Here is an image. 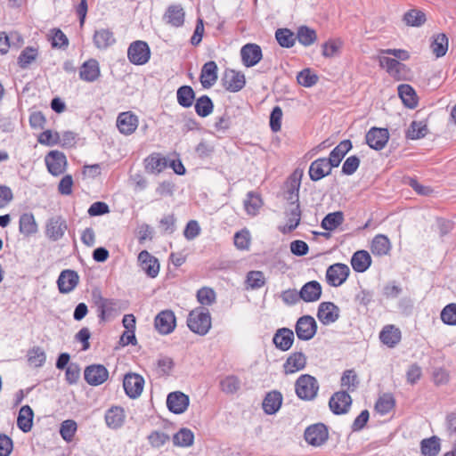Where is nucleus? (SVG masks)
<instances>
[{
	"instance_id": "f257e3e1",
	"label": "nucleus",
	"mask_w": 456,
	"mask_h": 456,
	"mask_svg": "<svg viewBox=\"0 0 456 456\" xmlns=\"http://www.w3.org/2000/svg\"><path fill=\"white\" fill-rule=\"evenodd\" d=\"M189 329L200 336L206 335L211 328V317L208 309L197 307L191 311L187 318Z\"/></svg>"
},
{
	"instance_id": "f03ea898",
	"label": "nucleus",
	"mask_w": 456,
	"mask_h": 456,
	"mask_svg": "<svg viewBox=\"0 0 456 456\" xmlns=\"http://www.w3.org/2000/svg\"><path fill=\"white\" fill-rule=\"evenodd\" d=\"M295 391L297 397L301 400L311 401L317 396L319 383L314 377L309 374H303L296 380Z\"/></svg>"
},
{
	"instance_id": "7ed1b4c3",
	"label": "nucleus",
	"mask_w": 456,
	"mask_h": 456,
	"mask_svg": "<svg viewBox=\"0 0 456 456\" xmlns=\"http://www.w3.org/2000/svg\"><path fill=\"white\" fill-rule=\"evenodd\" d=\"M127 57L129 61L134 65L147 63L151 58V50L148 44L141 40L133 42L127 49Z\"/></svg>"
},
{
	"instance_id": "20e7f679",
	"label": "nucleus",
	"mask_w": 456,
	"mask_h": 456,
	"mask_svg": "<svg viewBox=\"0 0 456 456\" xmlns=\"http://www.w3.org/2000/svg\"><path fill=\"white\" fill-rule=\"evenodd\" d=\"M295 331L298 339L308 341L316 334L317 322L313 316L303 315L297 319Z\"/></svg>"
},
{
	"instance_id": "39448f33",
	"label": "nucleus",
	"mask_w": 456,
	"mask_h": 456,
	"mask_svg": "<svg viewBox=\"0 0 456 456\" xmlns=\"http://www.w3.org/2000/svg\"><path fill=\"white\" fill-rule=\"evenodd\" d=\"M67 229V222L62 216H52L45 224V236L52 241H57L64 236Z\"/></svg>"
},
{
	"instance_id": "423d86ee",
	"label": "nucleus",
	"mask_w": 456,
	"mask_h": 456,
	"mask_svg": "<svg viewBox=\"0 0 456 456\" xmlns=\"http://www.w3.org/2000/svg\"><path fill=\"white\" fill-rule=\"evenodd\" d=\"M304 436L309 444L321 446L329 438L328 428L322 423L314 424L305 429Z\"/></svg>"
},
{
	"instance_id": "0eeeda50",
	"label": "nucleus",
	"mask_w": 456,
	"mask_h": 456,
	"mask_svg": "<svg viewBox=\"0 0 456 456\" xmlns=\"http://www.w3.org/2000/svg\"><path fill=\"white\" fill-rule=\"evenodd\" d=\"M45 165L50 174L58 176L66 170L67 159L64 153L59 151H50L45 158Z\"/></svg>"
},
{
	"instance_id": "6e6552de",
	"label": "nucleus",
	"mask_w": 456,
	"mask_h": 456,
	"mask_svg": "<svg viewBox=\"0 0 456 456\" xmlns=\"http://www.w3.org/2000/svg\"><path fill=\"white\" fill-rule=\"evenodd\" d=\"M349 273L350 269L346 265L340 263L334 264L327 269V282L333 287H338L346 281Z\"/></svg>"
},
{
	"instance_id": "1a4fd4ad",
	"label": "nucleus",
	"mask_w": 456,
	"mask_h": 456,
	"mask_svg": "<svg viewBox=\"0 0 456 456\" xmlns=\"http://www.w3.org/2000/svg\"><path fill=\"white\" fill-rule=\"evenodd\" d=\"M92 300L98 310V316L101 321H105L115 310L116 302L113 299L105 298L99 289L92 291Z\"/></svg>"
},
{
	"instance_id": "9d476101",
	"label": "nucleus",
	"mask_w": 456,
	"mask_h": 456,
	"mask_svg": "<svg viewBox=\"0 0 456 456\" xmlns=\"http://www.w3.org/2000/svg\"><path fill=\"white\" fill-rule=\"evenodd\" d=\"M154 325L160 334H170L176 325V319L174 312L171 310L161 311L155 317Z\"/></svg>"
},
{
	"instance_id": "9b49d317",
	"label": "nucleus",
	"mask_w": 456,
	"mask_h": 456,
	"mask_svg": "<svg viewBox=\"0 0 456 456\" xmlns=\"http://www.w3.org/2000/svg\"><path fill=\"white\" fill-rule=\"evenodd\" d=\"M352 404V398L346 391H339L334 393L329 402L330 411L336 414L346 413Z\"/></svg>"
},
{
	"instance_id": "f8f14e48",
	"label": "nucleus",
	"mask_w": 456,
	"mask_h": 456,
	"mask_svg": "<svg viewBox=\"0 0 456 456\" xmlns=\"http://www.w3.org/2000/svg\"><path fill=\"white\" fill-rule=\"evenodd\" d=\"M365 139L371 149L380 151L388 142L389 132L387 128L371 127L366 134Z\"/></svg>"
},
{
	"instance_id": "ddd939ff",
	"label": "nucleus",
	"mask_w": 456,
	"mask_h": 456,
	"mask_svg": "<svg viewBox=\"0 0 456 456\" xmlns=\"http://www.w3.org/2000/svg\"><path fill=\"white\" fill-rule=\"evenodd\" d=\"M144 379L142 376L136 373H127L124 377L123 387L126 394L130 398L138 397L143 389Z\"/></svg>"
},
{
	"instance_id": "4468645a",
	"label": "nucleus",
	"mask_w": 456,
	"mask_h": 456,
	"mask_svg": "<svg viewBox=\"0 0 456 456\" xmlns=\"http://www.w3.org/2000/svg\"><path fill=\"white\" fill-rule=\"evenodd\" d=\"M340 310L332 302H322L319 305L317 317L323 325H330L339 318Z\"/></svg>"
},
{
	"instance_id": "2eb2a0df",
	"label": "nucleus",
	"mask_w": 456,
	"mask_h": 456,
	"mask_svg": "<svg viewBox=\"0 0 456 456\" xmlns=\"http://www.w3.org/2000/svg\"><path fill=\"white\" fill-rule=\"evenodd\" d=\"M84 377L89 385L99 386L107 380L109 371L102 364H94L86 368Z\"/></svg>"
},
{
	"instance_id": "dca6fc26",
	"label": "nucleus",
	"mask_w": 456,
	"mask_h": 456,
	"mask_svg": "<svg viewBox=\"0 0 456 456\" xmlns=\"http://www.w3.org/2000/svg\"><path fill=\"white\" fill-rule=\"evenodd\" d=\"M333 166L327 158H320L313 161L309 167V176L312 181H319L331 173Z\"/></svg>"
},
{
	"instance_id": "f3484780",
	"label": "nucleus",
	"mask_w": 456,
	"mask_h": 456,
	"mask_svg": "<svg viewBox=\"0 0 456 456\" xmlns=\"http://www.w3.org/2000/svg\"><path fill=\"white\" fill-rule=\"evenodd\" d=\"M79 276L73 270H63L57 280L59 291L62 294L71 292L78 284Z\"/></svg>"
},
{
	"instance_id": "a211bd4d",
	"label": "nucleus",
	"mask_w": 456,
	"mask_h": 456,
	"mask_svg": "<svg viewBox=\"0 0 456 456\" xmlns=\"http://www.w3.org/2000/svg\"><path fill=\"white\" fill-rule=\"evenodd\" d=\"M224 87L230 92H239L246 84L245 76L240 72L229 69L224 72L222 79Z\"/></svg>"
},
{
	"instance_id": "6ab92c4d",
	"label": "nucleus",
	"mask_w": 456,
	"mask_h": 456,
	"mask_svg": "<svg viewBox=\"0 0 456 456\" xmlns=\"http://www.w3.org/2000/svg\"><path fill=\"white\" fill-rule=\"evenodd\" d=\"M167 405L173 413L181 414L189 405V397L180 391L172 392L167 395Z\"/></svg>"
},
{
	"instance_id": "aec40b11",
	"label": "nucleus",
	"mask_w": 456,
	"mask_h": 456,
	"mask_svg": "<svg viewBox=\"0 0 456 456\" xmlns=\"http://www.w3.org/2000/svg\"><path fill=\"white\" fill-rule=\"evenodd\" d=\"M117 126L123 134H132L138 126V118L131 111L122 112L118 116Z\"/></svg>"
},
{
	"instance_id": "412c9836",
	"label": "nucleus",
	"mask_w": 456,
	"mask_h": 456,
	"mask_svg": "<svg viewBox=\"0 0 456 456\" xmlns=\"http://www.w3.org/2000/svg\"><path fill=\"white\" fill-rule=\"evenodd\" d=\"M240 56L246 67H253L262 59L261 47L256 44H247L240 49Z\"/></svg>"
},
{
	"instance_id": "4be33fe9",
	"label": "nucleus",
	"mask_w": 456,
	"mask_h": 456,
	"mask_svg": "<svg viewBox=\"0 0 456 456\" xmlns=\"http://www.w3.org/2000/svg\"><path fill=\"white\" fill-rule=\"evenodd\" d=\"M306 365V356L302 352L291 354L283 363V372L285 375L296 373Z\"/></svg>"
},
{
	"instance_id": "5701e85b",
	"label": "nucleus",
	"mask_w": 456,
	"mask_h": 456,
	"mask_svg": "<svg viewBox=\"0 0 456 456\" xmlns=\"http://www.w3.org/2000/svg\"><path fill=\"white\" fill-rule=\"evenodd\" d=\"M138 261L141 263L142 270L147 273L149 277L155 278L159 274V261L147 250H142L139 253Z\"/></svg>"
},
{
	"instance_id": "b1692460",
	"label": "nucleus",
	"mask_w": 456,
	"mask_h": 456,
	"mask_svg": "<svg viewBox=\"0 0 456 456\" xmlns=\"http://www.w3.org/2000/svg\"><path fill=\"white\" fill-rule=\"evenodd\" d=\"M294 332L289 328L277 330L273 338L275 346L281 351H288L294 342Z\"/></svg>"
},
{
	"instance_id": "393cba45",
	"label": "nucleus",
	"mask_w": 456,
	"mask_h": 456,
	"mask_svg": "<svg viewBox=\"0 0 456 456\" xmlns=\"http://www.w3.org/2000/svg\"><path fill=\"white\" fill-rule=\"evenodd\" d=\"M218 68L214 61L206 62L200 72V80L204 88L212 87L217 80Z\"/></svg>"
},
{
	"instance_id": "a878e982",
	"label": "nucleus",
	"mask_w": 456,
	"mask_h": 456,
	"mask_svg": "<svg viewBox=\"0 0 456 456\" xmlns=\"http://www.w3.org/2000/svg\"><path fill=\"white\" fill-rule=\"evenodd\" d=\"M322 296V286L316 281L306 282L299 291V297L305 302L317 301Z\"/></svg>"
},
{
	"instance_id": "bb28decb",
	"label": "nucleus",
	"mask_w": 456,
	"mask_h": 456,
	"mask_svg": "<svg viewBox=\"0 0 456 456\" xmlns=\"http://www.w3.org/2000/svg\"><path fill=\"white\" fill-rule=\"evenodd\" d=\"M79 77L86 82H94L100 77L99 63L94 59L85 61L80 67Z\"/></svg>"
},
{
	"instance_id": "cd10ccee",
	"label": "nucleus",
	"mask_w": 456,
	"mask_h": 456,
	"mask_svg": "<svg viewBox=\"0 0 456 456\" xmlns=\"http://www.w3.org/2000/svg\"><path fill=\"white\" fill-rule=\"evenodd\" d=\"M184 11L180 4H171L167 7L164 20L173 27H181L184 22Z\"/></svg>"
},
{
	"instance_id": "c85d7f7f",
	"label": "nucleus",
	"mask_w": 456,
	"mask_h": 456,
	"mask_svg": "<svg viewBox=\"0 0 456 456\" xmlns=\"http://www.w3.org/2000/svg\"><path fill=\"white\" fill-rule=\"evenodd\" d=\"M285 215L288 219L287 226L283 229V232H289L295 230L301 219V209L299 204H288L285 209Z\"/></svg>"
},
{
	"instance_id": "c756f323",
	"label": "nucleus",
	"mask_w": 456,
	"mask_h": 456,
	"mask_svg": "<svg viewBox=\"0 0 456 456\" xmlns=\"http://www.w3.org/2000/svg\"><path fill=\"white\" fill-rule=\"evenodd\" d=\"M125 421V411L122 407L112 406L105 413L106 425L112 428H119Z\"/></svg>"
},
{
	"instance_id": "7c9ffc66",
	"label": "nucleus",
	"mask_w": 456,
	"mask_h": 456,
	"mask_svg": "<svg viewBox=\"0 0 456 456\" xmlns=\"http://www.w3.org/2000/svg\"><path fill=\"white\" fill-rule=\"evenodd\" d=\"M19 231L21 234L28 237L38 231V225L32 213H23L19 220Z\"/></svg>"
},
{
	"instance_id": "2f4dec72",
	"label": "nucleus",
	"mask_w": 456,
	"mask_h": 456,
	"mask_svg": "<svg viewBox=\"0 0 456 456\" xmlns=\"http://www.w3.org/2000/svg\"><path fill=\"white\" fill-rule=\"evenodd\" d=\"M401 331L394 325H387L379 334V338L383 344L388 347H394L401 340Z\"/></svg>"
},
{
	"instance_id": "473e14b6",
	"label": "nucleus",
	"mask_w": 456,
	"mask_h": 456,
	"mask_svg": "<svg viewBox=\"0 0 456 456\" xmlns=\"http://www.w3.org/2000/svg\"><path fill=\"white\" fill-rule=\"evenodd\" d=\"M282 403V395L279 391L269 392L264 401L263 409L265 413L272 415L279 411Z\"/></svg>"
},
{
	"instance_id": "72a5a7b5",
	"label": "nucleus",
	"mask_w": 456,
	"mask_h": 456,
	"mask_svg": "<svg viewBox=\"0 0 456 456\" xmlns=\"http://www.w3.org/2000/svg\"><path fill=\"white\" fill-rule=\"evenodd\" d=\"M371 265V257L368 251L358 250L351 258V265L357 273L365 272Z\"/></svg>"
},
{
	"instance_id": "f704fd0d",
	"label": "nucleus",
	"mask_w": 456,
	"mask_h": 456,
	"mask_svg": "<svg viewBox=\"0 0 456 456\" xmlns=\"http://www.w3.org/2000/svg\"><path fill=\"white\" fill-rule=\"evenodd\" d=\"M351 149L352 142L350 140H344L340 142V143L331 151L330 157L328 158L331 162V166L335 167H338L341 160Z\"/></svg>"
},
{
	"instance_id": "c9c22d12",
	"label": "nucleus",
	"mask_w": 456,
	"mask_h": 456,
	"mask_svg": "<svg viewBox=\"0 0 456 456\" xmlns=\"http://www.w3.org/2000/svg\"><path fill=\"white\" fill-rule=\"evenodd\" d=\"M34 413L28 405L20 409L17 418V426L24 433L29 432L32 428Z\"/></svg>"
},
{
	"instance_id": "e433bc0d",
	"label": "nucleus",
	"mask_w": 456,
	"mask_h": 456,
	"mask_svg": "<svg viewBox=\"0 0 456 456\" xmlns=\"http://www.w3.org/2000/svg\"><path fill=\"white\" fill-rule=\"evenodd\" d=\"M113 33L107 28L96 30L94 35V43L99 49H106L115 43Z\"/></svg>"
},
{
	"instance_id": "4c0bfd02",
	"label": "nucleus",
	"mask_w": 456,
	"mask_h": 456,
	"mask_svg": "<svg viewBox=\"0 0 456 456\" xmlns=\"http://www.w3.org/2000/svg\"><path fill=\"white\" fill-rule=\"evenodd\" d=\"M398 94L406 107L413 109L418 105L416 93L410 85H400L398 86Z\"/></svg>"
},
{
	"instance_id": "58836bf2",
	"label": "nucleus",
	"mask_w": 456,
	"mask_h": 456,
	"mask_svg": "<svg viewBox=\"0 0 456 456\" xmlns=\"http://www.w3.org/2000/svg\"><path fill=\"white\" fill-rule=\"evenodd\" d=\"M440 450V439L436 436L420 442V451L424 456H437Z\"/></svg>"
},
{
	"instance_id": "ea45409f",
	"label": "nucleus",
	"mask_w": 456,
	"mask_h": 456,
	"mask_svg": "<svg viewBox=\"0 0 456 456\" xmlns=\"http://www.w3.org/2000/svg\"><path fill=\"white\" fill-rule=\"evenodd\" d=\"M391 245L388 238L385 235H376L371 242L370 250L373 255L384 256L390 250Z\"/></svg>"
},
{
	"instance_id": "a19ab883",
	"label": "nucleus",
	"mask_w": 456,
	"mask_h": 456,
	"mask_svg": "<svg viewBox=\"0 0 456 456\" xmlns=\"http://www.w3.org/2000/svg\"><path fill=\"white\" fill-rule=\"evenodd\" d=\"M403 20L407 26L420 27L426 22L427 18L424 12L411 9L403 14Z\"/></svg>"
},
{
	"instance_id": "79ce46f5",
	"label": "nucleus",
	"mask_w": 456,
	"mask_h": 456,
	"mask_svg": "<svg viewBox=\"0 0 456 456\" xmlns=\"http://www.w3.org/2000/svg\"><path fill=\"white\" fill-rule=\"evenodd\" d=\"M167 159L159 153H153L145 159V167L151 173H160L167 167Z\"/></svg>"
},
{
	"instance_id": "37998d69",
	"label": "nucleus",
	"mask_w": 456,
	"mask_h": 456,
	"mask_svg": "<svg viewBox=\"0 0 456 456\" xmlns=\"http://www.w3.org/2000/svg\"><path fill=\"white\" fill-rule=\"evenodd\" d=\"M296 38L304 46H309L317 40L316 31L307 26H300L297 28Z\"/></svg>"
},
{
	"instance_id": "c03bdc74",
	"label": "nucleus",
	"mask_w": 456,
	"mask_h": 456,
	"mask_svg": "<svg viewBox=\"0 0 456 456\" xmlns=\"http://www.w3.org/2000/svg\"><path fill=\"white\" fill-rule=\"evenodd\" d=\"M177 102L183 108H189L192 105L195 99V93L191 86H182L176 93Z\"/></svg>"
},
{
	"instance_id": "a18cd8bd",
	"label": "nucleus",
	"mask_w": 456,
	"mask_h": 456,
	"mask_svg": "<svg viewBox=\"0 0 456 456\" xmlns=\"http://www.w3.org/2000/svg\"><path fill=\"white\" fill-rule=\"evenodd\" d=\"M344 222V214L341 211L329 213L322 221L321 226L326 231L337 229Z\"/></svg>"
},
{
	"instance_id": "49530a36",
	"label": "nucleus",
	"mask_w": 456,
	"mask_h": 456,
	"mask_svg": "<svg viewBox=\"0 0 456 456\" xmlns=\"http://www.w3.org/2000/svg\"><path fill=\"white\" fill-rule=\"evenodd\" d=\"M432 53L437 57H443L445 55L448 50V38L445 34L440 33L434 37V40L431 43Z\"/></svg>"
},
{
	"instance_id": "de8ad7c7",
	"label": "nucleus",
	"mask_w": 456,
	"mask_h": 456,
	"mask_svg": "<svg viewBox=\"0 0 456 456\" xmlns=\"http://www.w3.org/2000/svg\"><path fill=\"white\" fill-rule=\"evenodd\" d=\"M428 126L422 121H412L406 132V138L418 140L423 138L428 134Z\"/></svg>"
},
{
	"instance_id": "09e8293b",
	"label": "nucleus",
	"mask_w": 456,
	"mask_h": 456,
	"mask_svg": "<svg viewBox=\"0 0 456 456\" xmlns=\"http://www.w3.org/2000/svg\"><path fill=\"white\" fill-rule=\"evenodd\" d=\"M213 109V102L208 95H202L196 100L195 111L200 117H208L212 113Z\"/></svg>"
},
{
	"instance_id": "8fccbe9b",
	"label": "nucleus",
	"mask_w": 456,
	"mask_h": 456,
	"mask_svg": "<svg viewBox=\"0 0 456 456\" xmlns=\"http://www.w3.org/2000/svg\"><path fill=\"white\" fill-rule=\"evenodd\" d=\"M275 37L281 47L290 48L295 45V34L289 28H278Z\"/></svg>"
},
{
	"instance_id": "3c124183",
	"label": "nucleus",
	"mask_w": 456,
	"mask_h": 456,
	"mask_svg": "<svg viewBox=\"0 0 456 456\" xmlns=\"http://www.w3.org/2000/svg\"><path fill=\"white\" fill-rule=\"evenodd\" d=\"M262 200L259 195L249 191L244 200V207L248 215L255 216L262 207Z\"/></svg>"
},
{
	"instance_id": "603ef678",
	"label": "nucleus",
	"mask_w": 456,
	"mask_h": 456,
	"mask_svg": "<svg viewBox=\"0 0 456 456\" xmlns=\"http://www.w3.org/2000/svg\"><path fill=\"white\" fill-rule=\"evenodd\" d=\"M37 49L32 46L24 48L19 58L18 64L21 69H27L37 57Z\"/></svg>"
},
{
	"instance_id": "864d4df0",
	"label": "nucleus",
	"mask_w": 456,
	"mask_h": 456,
	"mask_svg": "<svg viewBox=\"0 0 456 456\" xmlns=\"http://www.w3.org/2000/svg\"><path fill=\"white\" fill-rule=\"evenodd\" d=\"M395 406V399L391 394H384L378 399L375 404V410L385 415L388 413Z\"/></svg>"
},
{
	"instance_id": "5fc2aeb1",
	"label": "nucleus",
	"mask_w": 456,
	"mask_h": 456,
	"mask_svg": "<svg viewBox=\"0 0 456 456\" xmlns=\"http://www.w3.org/2000/svg\"><path fill=\"white\" fill-rule=\"evenodd\" d=\"M194 435L188 428H181L173 437L175 445L187 447L193 444Z\"/></svg>"
},
{
	"instance_id": "6e6d98bb",
	"label": "nucleus",
	"mask_w": 456,
	"mask_h": 456,
	"mask_svg": "<svg viewBox=\"0 0 456 456\" xmlns=\"http://www.w3.org/2000/svg\"><path fill=\"white\" fill-rule=\"evenodd\" d=\"M46 360L45 351L39 346H34L28 351V361L35 367H41Z\"/></svg>"
},
{
	"instance_id": "4d7b16f0",
	"label": "nucleus",
	"mask_w": 456,
	"mask_h": 456,
	"mask_svg": "<svg viewBox=\"0 0 456 456\" xmlns=\"http://www.w3.org/2000/svg\"><path fill=\"white\" fill-rule=\"evenodd\" d=\"M77 425L73 419H66L61 424L60 434L63 440L71 442L77 431Z\"/></svg>"
},
{
	"instance_id": "13d9d810",
	"label": "nucleus",
	"mask_w": 456,
	"mask_h": 456,
	"mask_svg": "<svg viewBox=\"0 0 456 456\" xmlns=\"http://www.w3.org/2000/svg\"><path fill=\"white\" fill-rule=\"evenodd\" d=\"M296 173L293 174L290 186L286 192L285 198L288 200V204H299L300 181L296 177Z\"/></svg>"
},
{
	"instance_id": "bf43d9fd",
	"label": "nucleus",
	"mask_w": 456,
	"mask_h": 456,
	"mask_svg": "<svg viewBox=\"0 0 456 456\" xmlns=\"http://www.w3.org/2000/svg\"><path fill=\"white\" fill-rule=\"evenodd\" d=\"M246 282L252 289H256L263 287L265 283L264 273L260 271H250L247 274Z\"/></svg>"
},
{
	"instance_id": "052dcab7",
	"label": "nucleus",
	"mask_w": 456,
	"mask_h": 456,
	"mask_svg": "<svg viewBox=\"0 0 456 456\" xmlns=\"http://www.w3.org/2000/svg\"><path fill=\"white\" fill-rule=\"evenodd\" d=\"M221 389L223 392L226 394H234L240 387V382L236 376H227L224 378L221 383Z\"/></svg>"
},
{
	"instance_id": "680f3d73",
	"label": "nucleus",
	"mask_w": 456,
	"mask_h": 456,
	"mask_svg": "<svg viewBox=\"0 0 456 456\" xmlns=\"http://www.w3.org/2000/svg\"><path fill=\"white\" fill-rule=\"evenodd\" d=\"M379 65L385 68L389 74L394 76L400 72V67L402 66L396 59L386 56L379 57Z\"/></svg>"
},
{
	"instance_id": "e2e57ef3",
	"label": "nucleus",
	"mask_w": 456,
	"mask_h": 456,
	"mask_svg": "<svg viewBox=\"0 0 456 456\" xmlns=\"http://www.w3.org/2000/svg\"><path fill=\"white\" fill-rule=\"evenodd\" d=\"M441 320L447 325H456V304L452 303L444 306L441 312Z\"/></svg>"
},
{
	"instance_id": "0e129e2a",
	"label": "nucleus",
	"mask_w": 456,
	"mask_h": 456,
	"mask_svg": "<svg viewBox=\"0 0 456 456\" xmlns=\"http://www.w3.org/2000/svg\"><path fill=\"white\" fill-rule=\"evenodd\" d=\"M297 79L301 86L310 87L318 82V76L305 69L297 74Z\"/></svg>"
},
{
	"instance_id": "69168bd1",
	"label": "nucleus",
	"mask_w": 456,
	"mask_h": 456,
	"mask_svg": "<svg viewBox=\"0 0 456 456\" xmlns=\"http://www.w3.org/2000/svg\"><path fill=\"white\" fill-rule=\"evenodd\" d=\"M358 378L354 370H347L341 378V386L346 387L348 390L354 391L358 385Z\"/></svg>"
},
{
	"instance_id": "338daca9",
	"label": "nucleus",
	"mask_w": 456,
	"mask_h": 456,
	"mask_svg": "<svg viewBox=\"0 0 456 456\" xmlns=\"http://www.w3.org/2000/svg\"><path fill=\"white\" fill-rule=\"evenodd\" d=\"M170 439L169 436L160 432L153 431L148 436L149 443L152 447L159 448Z\"/></svg>"
},
{
	"instance_id": "774afa93",
	"label": "nucleus",
	"mask_w": 456,
	"mask_h": 456,
	"mask_svg": "<svg viewBox=\"0 0 456 456\" xmlns=\"http://www.w3.org/2000/svg\"><path fill=\"white\" fill-rule=\"evenodd\" d=\"M197 298L201 305H210L215 302L216 294L214 290L209 288H202L198 290Z\"/></svg>"
}]
</instances>
